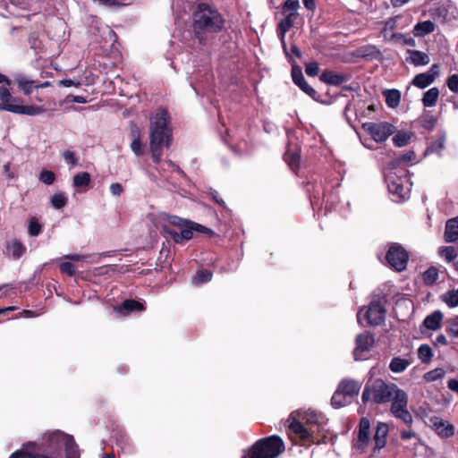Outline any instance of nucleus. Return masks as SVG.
<instances>
[{
	"mask_svg": "<svg viewBox=\"0 0 458 458\" xmlns=\"http://www.w3.org/2000/svg\"><path fill=\"white\" fill-rule=\"evenodd\" d=\"M224 27L223 15L208 4H199L192 13L194 37L201 46H206L209 39L223 30Z\"/></svg>",
	"mask_w": 458,
	"mask_h": 458,
	"instance_id": "obj_1",
	"label": "nucleus"
},
{
	"mask_svg": "<svg viewBox=\"0 0 458 458\" xmlns=\"http://www.w3.org/2000/svg\"><path fill=\"white\" fill-rule=\"evenodd\" d=\"M171 118L166 109L159 110L149 125V150L155 164L161 161L163 148H169L173 142Z\"/></svg>",
	"mask_w": 458,
	"mask_h": 458,
	"instance_id": "obj_2",
	"label": "nucleus"
},
{
	"mask_svg": "<svg viewBox=\"0 0 458 458\" xmlns=\"http://www.w3.org/2000/svg\"><path fill=\"white\" fill-rule=\"evenodd\" d=\"M284 450L283 439L277 435H272L256 441L244 452L242 458H276Z\"/></svg>",
	"mask_w": 458,
	"mask_h": 458,
	"instance_id": "obj_3",
	"label": "nucleus"
},
{
	"mask_svg": "<svg viewBox=\"0 0 458 458\" xmlns=\"http://www.w3.org/2000/svg\"><path fill=\"white\" fill-rule=\"evenodd\" d=\"M0 111H7L15 114L36 116L43 114L46 109L37 105H26L20 98L13 97L9 89L0 87Z\"/></svg>",
	"mask_w": 458,
	"mask_h": 458,
	"instance_id": "obj_4",
	"label": "nucleus"
},
{
	"mask_svg": "<svg viewBox=\"0 0 458 458\" xmlns=\"http://www.w3.org/2000/svg\"><path fill=\"white\" fill-rule=\"evenodd\" d=\"M398 389L394 383H386L383 379L377 378L367 383L362 392L361 400L364 403L372 401L375 403H386L392 400L394 394Z\"/></svg>",
	"mask_w": 458,
	"mask_h": 458,
	"instance_id": "obj_5",
	"label": "nucleus"
},
{
	"mask_svg": "<svg viewBox=\"0 0 458 458\" xmlns=\"http://www.w3.org/2000/svg\"><path fill=\"white\" fill-rule=\"evenodd\" d=\"M160 232L165 238L171 239L178 244H182L191 240L193 237V232L202 233L209 237L216 235V233L210 228L192 221L190 223V225L182 230V232H177L167 225H162Z\"/></svg>",
	"mask_w": 458,
	"mask_h": 458,
	"instance_id": "obj_6",
	"label": "nucleus"
},
{
	"mask_svg": "<svg viewBox=\"0 0 458 458\" xmlns=\"http://www.w3.org/2000/svg\"><path fill=\"white\" fill-rule=\"evenodd\" d=\"M387 297L384 293L374 294L364 314L369 326L377 327L384 323L386 315Z\"/></svg>",
	"mask_w": 458,
	"mask_h": 458,
	"instance_id": "obj_7",
	"label": "nucleus"
},
{
	"mask_svg": "<svg viewBox=\"0 0 458 458\" xmlns=\"http://www.w3.org/2000/svg\"><path fill=\"white\" fill-rule=\"evenodd\" d=\"M386 260L388 267L397 272L406 269L409 254L399 243H392L386 254Z\"/></svg>",
	"mask_w": 458,
	"mask_h": 458,
	"instance_id": "obj_8",
	"label": "nucleus"
},
{
	"mask_svg": "<svg viewBox=\"0 0 458 458\" xmlns=\"http://www.w3.org/2000/svg\"><path fill=\"white\" fill-rule=\"evenodd\" d=\"M362 127L377 142L386 141L395 130V127L387 122L366 123Z\"/></svg>",
	"mask_w": 458,
	"mask_h": 458,
	"instance_id": "obj_9",
	"label": "nucleus"
},
{
	"mask_svg": "<svg viewBox=\"0 0 458 458\" xmlns=\"http://www.w3.org/2000/svg\"><path fill=\"white\" fill-rule=\"evenodd\" d=\"M290 420L291 418L289 420ZM289 430L296 435L300 444L302 445H310L316 442L314 437V434L317 433L316 430L311 428H306L302 422L295 418H292V421L289 424Z\"/></svg>",
	"mask_w": 458,
	"mask_h": 458,
	"instance_id": "obj_10",
	"label": "nucleus"
},
{
	"mask_svg": "<svg viewBox=\"0 0 458 458\" xmlns=\"http://www.w3.org/2000/svg\"><path fill=\"white\" fill-rule=\"evenodd\" d=\"M370 439V421L367 417H361L357 427V438L353 442V447L363 453L369 446Z\"/></svg>",
	"mask_w": 458,
	"mask_h": 458,
	"instance_id": "obj_11",
	"label": "nucleus"
},
{
	"mask_svg": "<svg viewBox=\"0 0 458 458\" xmlns=\"http://www.w3.org/2000/svg\"><path fill=\"white\" fill-rule=\"evenodd\" d=\"M284 14V17L278 22L276 26V34L280 39L284 53L287 55L285 35L294 26L297 19H300V14L294 13H286Z\"/></svg>",
	"mask_w": 458,
	"mask_h": 458,
	"instance_id": "obj_12",
	"label": "nucleus"
},
{
	"mask_svg": "<svg viewBox=\"0 0 458 458\" xmlns=\"http://www.w3.org/2000/svg\"><path fill=\"white\" fill-rule=\"evenodd\" d=\"M292 78L295 85H297L304 93L316 101H320V95L306 81L301 67L293 65Z\"/></svg>",
	"mask_w": 458,
	"mask_h": 458,
	"instance_id": "obj_13",
	"label": "nucleus"
},
{
	"mask_svg": "<svg viewBox=\"0 0 458 458\" xmlns=\"http://www.w3.org/2000/svg\"><path fill=\"white\" fill-rule=\"evenodd\" d=\"M375 343L374 335L369 332H364L356 336L353 357L355 360H362V353L370 351Z\"/></svg>",
	"mask_w": 458,
	"mask_h": 458,
	"instance_id": "obj_14",
	"label": "nucleus"
},
{
	"mask_svg": "<svg viewBox=\"0 0 458 458\" xmlns=\"http://www.w3.org/2000/svg\"><path fill=\"white\" fill-rule=\"evenodd\" d=\"M440 72V66L437 64H434L431 65L429 70L426 72H421L413 78L411 83L413 86L419 89H425L431 85L437 77H438Z\"/></svg>",
	"mask_w": 458,
	"mask_h": 458,
	"instance_id": "obj_15",
	"label": "nucleus"
},
{
	"mask_svg": "<svg viewBox=\"0 0 458 458\" xmlns=\"http://www.w3.org/2000/svg\"><path fill=\"white\" fill-rule=\"evenodd\" d=\"M432 428L441 438H449L454 435V427L439 417H432L430 419Z\"/></svg>",
	"mask_w": 458,
	"mask_h": 458,
	"instance_id": "obj_16",
	"label": "nucleus"
},
{
	"mask_svg": "<svg viewBox=\"0 0 458 458\" xmlns=\"http://www.w3.org/2000/svg\"><path fill=\"white\" fill-rule=\"evenodd\" d=\"M389 432L388 425L385 422H377L375 432L373 436L374 440V448L373 451L376 453L377 451L381 450L386 445L387 443V436Z\"/></svg>",
	"mask_w": 458,
	"mask_h": 458,
	"instance_id": "obj_17",
	"label": "nucleus"
},
{
	"mask_svg": "<svg viewBox=\"0 0 458 458\" xmlns=\"http://www.w3.org/2000/svg\"><path fill=\"white\" fill-rule=\"evenodd\" d=\"M145 310V306L142 302L133 299H127L120 305L114 306V311L122 315L127 316L132 312H140Z\"/></svg>",
	"mask_w": 458,
	"mask_h": 458,
	"instance_id": "obj_18",
	"label": "nucleus"
},
{
	"mask_svg": "<svg viewBox=\"0 0 458 458\" xmlns=\"http://www.w3.org/2000/svg\"><path fill=\"white\" fill-rule=\"evenodd\" d=\"M350 75L346 73H338L332 70H325L319 75V80L328 85L340 86L350 80Z\"/></svg>",
	"mask_w": 458,
	"mask_h": 458,
	"instance_id": "obj_19",
	"label": "nucleus"
},
{
	"mask_svg": "<svg viewBox=\"0 0 458 458\" xmlns=\"http://www.w3.org/2000/svg\"><path fill=\"white\" fill-rule=\"evenodd\" d=\"M389 192L394 196V201L400 202L405 199V191L403 180L400 177H388L386 180Z\"/></svg>",
	"mask_w": 458,
	"mask_h": 458,
	"instance_id": "obj_20",
	"label": "nucleus"
},
{
	"mask_svg": "<svg viewBox=\"0 0 458 458\" xmlns=\"http://www.w3.org/2000/svg\"><path fill=\"white\" fill-rule=\"evenodd\" d=\"M390 402H392L390 411L394 416L398 412L407 409V394L403 390L398 388L396 392L394 394V396L392 397V400Z\"/></svg>",
	"mask_w": 458,
	"mask_h": 458,
	"instance_id": "obj_21",
	"label": "nucleus"
},
{
	"mask_svg": "<svg viewBox=\"0 0 458 458\" xmlns=\"http://www.w3.org/2000/svg\"><path fill=\"white\" fill-rule=\"evenodd\" d=\"M302 420L308 428H311L315 429L316 432H319L323 424L324 417L321 413L317 412L316 411L308 410L304 411Z\"/></svg>",
	"mask_w": 458,
	"mask_h": 458,
	"instance_id": "obj_22",
	"label": "nucleus"
},
{
	"mask_svg": "<svg viewBox=\"0 0 458 458\" xmlns=\"http://www.w3.org/2000/svg\"><path fill=\"white\" fill-rule=\"evenodd\" d=\"M444 240L448 243L458 241V216L450 218L446 221Z\"/></svg>",
	"mask_w": 458,
	"mask_h": 458,
	"instance_id": "obj_23",
	"label": "nucleus"
},
{
	"mask_svg": "<svg viewBox=\"0 0 458 458\" xmlns=\"http://www.w3.org/2000/svg\"><path fill=\"white\" fill-rule=\"evenodd\" d=\"M348 398H353L359 394L360 384L352 379H343L338 386Z\"/></svg>",
	"mask_w": 458,
	"mask_h": 458,
	"instance_id": "obj_24",
	"label": "nucleus"
},
{
	"mask_svg": "<svg viewBox=\"0 0 458 458\" xmlns=\"http://www.w3.org/2000/svg\"><path fill=\"white\" fill-rule=\"evenodd\" d=\"M407 54L409 56L406 58V62L413 64L414 66L426 65L429 63V56L421 51L408 49Z\"/></svg>",
	"mask_w": 458,
	"mask_h": 458,
	"instance_id": "obj_25",
	"label": "nucleus"
},
{
	"mask_svg": "<svg viewBox=\"0 0 458 458\" xmlns=\"http://www.w3.org/2000/svg\"><path fill=\"white\" fill-rule=\"evenodd\" d=\"M446 135L445 132H441L436 140L430 142L425 150V155L437 154L441 156L442 150L445 147Z\"/></svg>",
	"mask_w": 458,
	"mask_h": 458,
	"instance_id": "obj_26",
	"label": "nucleus"
},
{
	"mask_svg": "<svg viewBox=\"0 0 458 458\" xmlns=\"http://www.w3.org/2000/svg\"><path fill=\"white\" fill-rule=\"evenodd\" d=\"M442 319L443 313L440 310H436L425 318L423 326L429 330H437L441 327Z\"/></svg>",
	"mask_w": 458,
	"mask_h": 458,
	"instance_id": "obj_27",
	"label": "nucleus"
},
{
	"mask_svg": "<svg viewBox=\"0 0 458 458\" xmlns=\"http://www.w3.org/2000/svg\"><path fill=\"white\" fill-rule=\"evenodd\" d=\"M63 446L65 449L66 458H80V450L72 436L67 435Z\"/></svg>",
	"mask_w": 458,
	"mask_h": 458,
	"instance_id": "obj_28",
	"label": "nucleus"
},
{
	"mask_svg": "<svg viewBox=\"0 0 458 458\" xmlns=\"http://www.w3.org/2000/svg\"><path fill=\"white\" fill-rule=\"evenodd\" d=\"M6 249L11 251L12 258L15 260L20 259L27 250L26 246L19 240L7 242Z\"/></svg>",
	"mask_w": 458,
	"mask_h": 458,
	"instance_id": "obj_29",
	"label": "nucleus"
},
{
	"mask_svg": "<svg viewBox=\"0 0 458 458\" xmlns=\"http://www.w3.org/2000/svg\"><path fill=\"white\" fill-rule=\"evenodd\" d=\"M435 23L431 21H424L418 22L413 28L415 37H424L435 30Z\"/></svg>",
	"mask_w": 458,
	"mask_h": 458,
	"instance_id": "obj_30",
	"label": "nucleus"
},
{
	"mask_svg": "<svg viewBox=\"0 0 458 458\" xmlns=\"http://www.w3.org/2000/svg\"><path fill=\"white\" fill-rule=\"evenodd\" d=\"M419 123L421 128L427 131H432L437 127L438 119L430 113H425L419 118Z\"/></svg>",
	"mask_w": 458,
	"mask_h": 458,
	"instance_id": "obj_31",
	"label": "nucleus"
},
{
	"mask_svg": "<svg viewBox=\"0 0 458 458\" xmlns=\"http://www.w3.org/2000/svg\"><path fill=\"white\" fill-rule=\"evenodd\" d=\"M439 97V89L437 87H433L427 90L423 94V98L421 99L422 104L425 107L435 106Z\"/></svg>",
	"mask_w": 458,
	"mask_h": 458,
	"instance_id": "obj_32",
	"label": "nucleus"
},
{
	"mask_svg": "<svg viewBox=\"0 0 458 458\" xmlns=\"http://www.w3.org/2000/svg\"><path fill=\"white\" fill-rule=\"evenodd\" d=\"M437 253L447 263H454L458 256L457 250L454 246H441L438 248Z\"/></svg>",
	"mask_w": 458,
	"mask_h": 458,
	"instance_id": "obj_33",
	"label": "nucleus"
},
{
	"mask_svg": "<svg viewBox=\"0 0 458 458\" xmlns=\"http://www.w3.org/2000/svg\"><path fill=\"white\" fill-rule=\"evenodd\" d=\"M191 221L184 220L177 216H168L167 217V226L172 229L176 230L177 232H182L184 228H187L190 225Z\"/></svg>",
	"mask_w": 458,
	"mask_h": 458,
	"instance_id": "obj_34",
	"label": "nucleus"
},
{
	"mask_svg": "<svg viewBox=\"0 0 458 458\" xmlns=\"http://www.w3.org/2000/svg\"><path fill=\"white\" fill-rule=\"evenodd\" d=\"M386 103L387 106L395 108L399 106L401 100V93L397 89H386L384 92Z\"/></svg>",
	"mask_w": 458,
	"mask_h": 458,
	"instance_id": "obj_35",
	"label": "nucleus"
},
{
	"mask_svg": "<svg viewBox=\"0 0 458 458\" xmlns=\"http://www.w3.org/2000/svg\"><path fill=\"white\" fill-rule=\"evenodd\" d=\"M409 365L410 361L408 360L402 359L400 357H394L390 361L389 369L394 373H402Z\"/></svg>",
	"mask_w": 458,
	"mask_h": 458,
	"instance_id": "obj_36",
	"label": "nucleus"
},
{
	"mask_svg": "<svg viewBox=\"0 0 458 458\" xmlns=\"http://www.w3.org/2000/svg\"><path fill=\"white\" fill-rule=\"evenodd\" d=\"M284 161L288 164L291 170L296 172L300 168L301 156L298 152L286 151L284 155Z\"/></svg>",
	"mask_w": 458,
	"mask_h": 458,
	"instance_id": "obj_37",
	"label": "nucleus"
},
{
	"mask_svg": "<svg viewBox=\"0 0 458 458\" xmlns=\"http://www.w3.org/2000/svg\"><path fill=\"white\" fill-rule=\"evenodd\" d=\"M90 181V174L88 172H81L73 176L72 184L76 188L87 187L89 185Z\"/></svg>",
	"mask_w": 458,
	"mask_h": 458,
	"instance_id": "obj_38",
	"label": "nucleus"
},
{
	"mask_svg": "<svg viewBox=\"0 0 458 458\" xmlns=\"http://www.w3.org/2000/svg\"><path fill=\"white\" fill-rule=\"evenodd\" d=\"M442 301L449 307L458 306V288L447 291L441 296Z\"/></svg>",
	"mask_w": 458,
	"mask_h": 458,
	"instance_id": "obj_39",
	"label": "nucleus"
},
{
	"mask_svg": "<svg viewBox=\"0 0 458 458\" xmlns=\"http://www.w3.org/2000/svg\"><path fill=\"white\" fill-rule=\"evenodd\" d=\"M347 398L348 397L337 387L331 398V404L334 408L344 407L349 403Z\"/></svg>",
	"mask_w": 458,
	"mask_h": 458,
	"instance_id": "obj_40",
	"label": "nucleus"
},
{
	"mask_svg": "<svg viewBox=\"0 0 458 458\" xmlns=\"http://www.w3.org/2000/svg\"><path fill=\"white\" fill-rule=\"evenodd\" d=\"M418 357L422 363L428 364L431 361L433 352L428 344H421L418 349Z\"/></svg>",
	"mask_w": 458,
	"mask_h": 458,
	"instance_id": "obj_41",
	"label": "nucleus"
},
{
	"mask_svg": "<svg viewBox=\"0 0 458 458\" xmlns=\"http://www.w3.org/2000/svg\"><path fill=\"white\" fill-rule=\"evenodd\" d=\"M423 282L427 285H432L438 279V269L436 267H428L422 275Z\"/></svg>",
	"mask_w": 458,
	"mask_h": 458,
	"instance_id": "obj_42",
	"label": "nucleus"
},
{
	"mask_svg": "<svg viewBox=\"0 0 458 458\" xmlns=\"http://www.w3.org/2000/svg\"><path fill=\"white\" fill-rule=\"evenodd\" d=\"M213 276L212 272L208 269L198 270L192 278V282L195 284H201L211 281Z\"/></svg>",
	"mask_w": 458,
	"mask_h": 458,
	"instance_id": "obj_43",
	"label": "nucleus"
},
{
	"mask_svg": "<svg viewBox=\"0 0 458 458\" xmlns=\"http://www.w3.org/2000/svg\"><path fill=\"white\" fill-rule=\"evenodd\" d=\"M28 42L31 49H34L35 51L42 49V41L39 39L38 29L33 30L30 32Z\"/></svg>",
	"mask_w": 458,
	"mask_h": 458,
	"instance_id": "obj_44",
	"label": "nucleus"
},
{
	"mask_svg": "<svg viewBox=\"0 0 458 458\" xmlns=\"http://www.w3.org/2000/svg\"><path fill=\"white\" fill-rule=\"evenodd\" d=\"M411 138V133L408 131H398L393 137V142L396 147L402 148L410 142Z\"/></svg>",
	"mask_w": 458,
	"mask_h": 458,
	"instance_id": "obj_45",
	"label": "nucleus"
},
{
	"mask_svg": "<svg viewBox=\"0 0 458 458\" xmlns=\"http://www.w3.org/2000/svg\"><path fill=\"white\" fill-rule=\"evenodd\" d=\"M445 375V371L442 368H437L435 369H432L430 371L426 372L423 375V380L425 382H433L438 379H442Z\"/></svg>",
	"mask_w": 458,
	"mask_h": 458,
	"instance_id": "obj_46",
	"label": "nucleus"
},
{
	"mask_svg": "<svg viewBox=\"0 0 458 458\" xmlns=\"http://www.w3.org/2000/svg\"><path fill=\"white\" fill-rule=\"evenodd\" d=\"M358 55L363 58L373 59L379 54L374 46H364L357 49Z\"/></svg>",
	"mask_w": 458,
	"mask_h": 458,
	"instance_id": "obj_47",
	"label": "nucleus"
},
{
	"mask_svg": "<svg viewBox=\"0 0 458 458\" xmlns=\"http://www.w3.org/2000/svg\"><path fill=\"white\" fill-rule=\"evenodd\" d=\"M19 89L26 96L30 95L34 86V81L28 80L24 77H20L18 80Z\"/></svg>",
	"mask_w": 458,
	"mask_h": 458,
	"instance_id": "obj_48",
	"label": "nucleus"
},
{
	"mask_svg": "<svg viewBox=\"0 0 458 458\" xmlns=\"http://www.w3.org/2000/svg\"><path fill=\"white\" fill-rule=\"evenodd\" d=\"M68 199L64 193H55L51 197V204L56 209L63 208L67 205Z\"/></svg>",
	"mask_w": 458,
	"mask_h": 458,
	"instance_id": "obj_49",
	"label": "nucleus"
},
{
	"mask_svg": "<svg viewBox=\"0 0 458 458\" xmlns=\"http://www.w3.org/2000/svg\"><path fill=\"white\" fill-rule=\"evenodd\" d=\"M299 0H286L282 5V13H299L298 10L300 8Z\"/></svg>",
	"mask_w": 458,
	"mask_h": 458,
	"instance_id": "obj_50",
	"label": "nucleus"
},
{
	"mask_svg": "<svg viewBox=\"0 0 458 458\" xmlns=\"http://www.w3.org/2000/svg\"><path fill=\"white\" fill-rule=\"evenodd\" d=\"M42 231V225L36 217H31L29 221L28 232L30 236H38Z\"/></svg>",
	"mask_w": 458,
	"mask_h": 458,
	"instance_id": "obj_51",
	"label": "nucleus"
},
{
	"mask_svg": "<svg viewBox=\"0 0 458 458\" xmlns=\"http://www.w3.org/2000/svg\"><path fill=\"white\" fill-rule=\"evenodd\" d=\"M447 323L448 325L445 328V332L451 337H458V317L449 319Z\"/></svg>",
	"mask_w": 458,
	"mask_h": 458,
	"instance_id": "obj_52",
	"label": "nucleus"
},
{
	"mask_svg": "<svg viewBox=\"0 0 458 458\" xmlns=\"http://www.w3.org/2000/svg\"><path fill=\"white\" fill-rule=\"evenodd\" d=\"M396 419L401 420L408 428H411L413 422V418L411 412L405 409L403 411L398 412L394 415Z\"/></svg>",
	"mask_w": 458,
	"mask_h": 458,
	"instance_id": "obj_53",
	"label": "nucleus"
},
{
	"mask_svg": "<svg viewBox=\"0 0 458 458\" xmlns=\"http://www.w3.org/2000/svg\"><path fill=\"white\" fill-rule=\"evenodd\" d=\"M39 180L47 185H51L55 180V174L50 170H42L39 174Z\"/></svg>",
	"mask_w": 458,
	"mask_h": 458,
	"instance_id": "obj_54",
	"label": "nucleus"
},
{
	"mask_svg": "<svg viewBox=\"0 0 458 458\" xmlns=\"http://www.w3.org/2000/svg\"><path fill=\"white\" fill-rule=\"evenodd\" d=\"M391 39H394L395 41H402L403 45L410 46V47H415L416 41L412 38H406L402 33H393L391 35Z\"/></svg>",
	"mask_w": 458,
	"mask_h": 458,
	"instance_id": "obj_55",
	"label": "nucleus"
},
{
	"mask_svg": "<svg viewBox=\"0 0 458 458\" xmlns=\"http://www.w3.org/2000/svg\"><path fill=\"white\" fill-rule=\"evenodd\" d=\"M319 65L316 61L305 64V72L308 76L315 77L318 74Z\"/></svg>",
	"mask_w": 458,
	"mask_h": 458,
	"instance_id": "obj_56",
	"label": "nucleus"
},
{
	"mask_svg": "<svg viewBox=\"0 0 458 458\" xmlns=\"http://www.w3.org/2000/svg\"><path fill=\"white\" fill-rule=\"evenodd\" d=\"M60 271L70 276L75 275V266L72 262H63L59 266Z\"/></svg>",
	"mask_w": 458,
	"mask_h": 458,
	"instance_id": "obj_57",
	"label": "nucleus"
},
{
	"mask_svg": "<svg viewBox=\"0 0 458 458\" xmlns=\"http://www.w3.org/2000/svg\"><path fill=\"white\" fill-rule=\"evenodd\" d=\"M131 151L137 156L141 157L144 155L143 145L141 140H131Z\"/></svg>",
	"mask_w": 458,
	"mask_h": 458,
	"instance_id": "obj_58",
	"label": "nucleus"
},
{
	"mask_svg": "<svg viewBox=\"0 0 458 458\" xmlns=\"http://www.w3.org/2000/svg\"><path fill=\"white\" fill-rule=\"evenodd\" d=\"M449 89L454 93H458V74H452L446 81Z\"/></svg>",
	"mask_w": 458,
	"mask_h": 458,
	"instance_id": "obj_59",
	"label": "nucleus"
},
{
	"mask_svg": "<svg viewBox=\"0 0 458 458\" xmlns=\"http://www.w3.org/2000/svg\"><path fill=\"white\" fill-rule=\"evenodd\" d=\"M416 159V154L413 150H408L404 154L400 155L397 157L399 163H408Z\"/></svg>",
	"mask_w": 458,
	"mask_h": 458,
	"instance_id": "obj_60",
	"label": "nucleus"
},
{
	"mask_svg": "<svg viewBox=\"0 0 458 458\" xmlns=\"http://www.w3.org/2000/svg\"><path fill=\"white\" fill-rule=\"evenodd\" d=\"M130 127H131L130 136L131 138V140H140L141 131H140L139 126L135 123H131Z\"/></svg>",
	"mask_w": 458,
	"mask_h": 458,
	"instance_id": "obj_61",
	"label": "nucleus"
},
{
	"mask_svg": "<svg viewBox=\"0 0 458 458\" xmlns=\"http://www.w3.org/2000/svg\"><path fill=\"white\" fill-rule=\"evenodd\" d=\"M116 443L118 445H120L123 451L130 452L131 449V444L130 441L122 436L120 438H117Z\"/></svg>",
	"mask_w": 458,
	"mask_h": 458,
	"instance_id": "obj_62",
	"label": "nucleus"
},
{
	"mask_svg": "<svg viewBox=\"0 0 458 458\" xmlns=\"http://www.w3.org/2000/svg\"><path fill=\"white\" fill-rule=\"evenodd\" d=\"M209 195L211 196L212 199L217 203L222 208H226L225 202L224 199L220 197L219 193L216 190H210Z\"/></svg>",
	"mask_w": 458,
	"mask_h": 458,
	"instance_id": "obj_63",
	"label": "nucleus"
},
{
	"mask_svg": "<svg viewBox=\"0 0 458 458\" xmlns=\"http://www.w3.org/2000/svg\"><path fill=\"white\" fill-rule=\"evenodd\" d=\"M399 17L389 18L385 22L384 30H394L397 27V20Z\"/></svg>",
	"mask_w": 458,
	"mask_h": 458,
	"instance_id": "obj_64",
	"label": "nucleus"
}]
</instances>
